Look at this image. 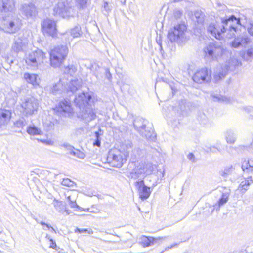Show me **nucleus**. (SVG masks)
Listing matches in <instances>:
<instances>
[{
  "instance_id": "1",
  "label": "nucleus",
  "mask_w": 253,
  "mask_h": 253,
  "mask_svg": "<svg viewBox=\"0 0 253 253\" xmlns=\"http://www.w3.org/2000/svg\"><path fill=\"white\" fill-rule=\"evenodd\" d=\"M92 100L91 94L90 93H85L84 92L79 94L74 99L75 105L80 110L78 113V117L85 122H90L96 117L95 112L90 106Z\"/></svg>"
},
{
  "instance_id": "2",
  "label": "nucleus",
  "mask_w": 253,
  "mask_h": 253,
  "mask_svg": "<svg viewBox=\"0 0 253 253\" xmlns=\"http://www.w3.org/2000/svg\"><path fill=\"white\" fill-rule=\"evenodd\" d=\"M240 20L234 15H226L222 18V34L226 39H230L235 36Z\"/></svg>"
},
{
  "instance_id": "3",
  "label": "nucleus",
  "mask_w": 253,
  "mask_h": 253,
  "mask_svg": "<svg viewBox=\"0 0 253 253\" xmlns=\"http://www.w3.org/2000/svg\"><path fill=\"white\" fill-rule=\"evenodd\" d=\"M154 169V165L150 162L139 163L130 172L129 177L132 179L137 180L135 182L144 181L146 175L150 174Z\"/></svg>"
},
{
  "instance_id": "4",
  "label": "nucleus",
  "mask_w": 253,
  "mask_h": 253,
  "mask_svg": "<svg viewBox=\"0 0 253 253\" xmlns=\"http://www.w3.org/2000/svg\"><path fill=\"white\" fill-rule=\"evenodd\" d=\"M128 154L127 151H122L117 148L112 149L108 152L107 162L112 167L121 168L126 162Z\"/></svg>"
},
{
  "instance_id": "5",
  "label": "nucleus",
  "mask_w": 253,
  "mask_h": 253,
  "mask_svg": "<svg viewBox=\"0 0 253 253\" xmlns=\"http://www.w3.org/2000/svg\"><path fill=\"white\" fill-rule=\"evenodd\" d=\"M68 53V49L66 45L55 47L50 52L51 66L54 68L59 67L64 62Z\"/></svg>"
},
{
  "instance_id": "6",
  "label": "nucleus",
  "mask_w": 253,
  "mask_h": 253,
  "mask_svg": "<svg viewBox=\"0 0 253 253\" xmlns=\"http://www.w3.org/2000/svg\"><path fill=\"white\" fill-rule=\"evenodd\" d=\"M148 121L142 118H136L133 121V126L135 129L140 134L145 137L147 139L154 141L156 139V135L154 133L153 129L149 126H147Z\"/></svg>"
},
{
  "instance_id": "7",
  "label": "nucleus",
  "mask_w": 253,
  "mask_h": 253,
  "mask_svg": "<svg viewBox=\"0 0 253 253\" xmlns=\"http://www.w3.org/2000/svg\"><path fill=\"white\" fill-rule=\"evenodd\" d=\"M186 29L187 27L184 22L175 24L173 28L169 30L168 39L172 42L183 43L186 40L185 36Z\"/></svg>"
},
{
  "instance_id": "8",
  "label": "nucleus",
  "mask_w": 253,
  "mask_h": 253,
  "mask_svg": "<svg viewBox=\"0 0 253 253\" xmlns=\"http://www.w3.org/2000/svg\"><path fill=\"white\" fill-rule=\"evenodd\" d=\"M19 23L17 17L9 14L0 19V28L6 33H15L19 29Z\"/></svg>"
},
{
  "instance_id": "9",
  "label": "nucleus",
  "mask_w": 253,
  "mask_h": 253,
  "mask_svg": "<svg viewBox=\"0 0 253 253\" xmlns=\"http://www.w3.org/2000/svg\"><path fill=\"white\" fill-rule=\"evenodd\" d=\"M21 112L26 116H31L37 113L39 106L38 100L33 97H27L21 100Z\"/></svg>"
},
{
  "instance_id": "10",
  "label": "nucleus",
  "mask_w": 253,
  "mask_h": 253,
  "mask_svg": "<svg viewBox=\"0 0 253 253\" xmlns=\"http://www.w3.org/2000/svg\"><path fill=\"white\" fill-rule=\"evenodd\" d=\"M73 3L71 0H63L58 3L53 9L54 15L63 18L73 16L75 13Z\"/></svg>"
},
{
  "instance_id": "11",
  "label": "nucleus",
  "mask_w": 253,
  "mask_h": 253,
  "mask_svg": "<svg viewBox=\"0 0 253 253\" xmlns=\"http://www.w3.org/2000/svg\"><path fill=\"white\" fill-rule=\"evenodd\" d=\"M45 53L41 50L36 49L30 52L26 57L27 65L33 69H36L43 63V60L45 58Z\"/></svg>"
},
{
  "instance_id": "12",
  "label": "nucleus",
  "mask_w": 253,
  "mask_h": 253,
  "mask_svg": "<svg viewBox=\"0 0 253 253\" xmlns=\"http://www.w3.org/2000/svg\"><path fill=\"white\" fill-rule=\"evenodd\" d=\"M203 52L206 60L210 61L217 59V57L221 54V43H210L203 49Z\"/></svg>"
},
{
  "instance_id": "13",
  "label": "nucleus",
  "mask_w": 253,
  "mask_h": 253,
  "mask_svg": "<svg viewBox=\"0 0 253 253\" xmlns=\"http://www.w3.org/2000/svg\"><path fill=\"white\" fill-rule=\"evenodd\" d=\"M42 29L44 34L52 37L57 34L56 24L55 21L50 18L44 19L41 24Z\"/></svg>"
},
{
  "instance_id": "14",
  "label": "nucleus",
  "mask_w": 253,
  "mask_h": 253,
  "mask_svg": "<svg viewBox=\"0 0 253 253\" xmlns=\"http://www.w3.org/2000/svg\"><path fill=\"white\" fill-rule=\"evenodd\" d=\"M19 11L20 13L27 19L34 18L38 13L36 6L32 3L21 4Z\"/></svg>"
},
{
  "instance_id": "15",
  "label": "nucleus",
  "mask_w": 253,
  "mask_h": 253,
  "mask_svg": "<svg viewBox=\"0 0 253 253\" xmlns=\"http://www.w3.org/2000/svg\"><path fill=\"white\" fill-rule=\"evenodd\" d=\"M28 40L26 38L19 37L15 39L12 45V49L16 52H26L28 49Z\"/></svg>"
},
{
  "instance_id": "16",
  "label": "nucleus",
  "mask_w": 253,
  "mask_h": 253,
  "mask_svg": "<svg viewBox=\"0 0 253 253\" xmlns=\"http://www.w3.org/2000/svg\"><path fill=\"white\" fill-rule=\"evenodd\" d=\"M251 42L250 38L246 34L238 36L230 42V46L233 48H238L245 47Z\"/></svg>"
},
{
  "instance_id": "17",
  "label": "nucleus",
  "mask_w": 253,
  "mask_h": 253,
  "mask_svg": "<svg viewBox=\"0 0 253 253\" xmlns=\"http://www.w3.org/2000/svg\"><path fill=\"white\" fill-rule=\"evenodd\" d=\"M82 84V82L81 79H71L65 85V90L70 95V93L73 94L81 88Z\"/></svg>"
},
{
  "instance_id": "18",
  "label": "nucleus",
  "mask_w": 253,
  "mask_h": 253,
  "mask_svg": "<svg viewBox=\"0 0 253 253\" xmlns=\"http://www.w3.org/2000/svg\"><path fill=\"white\" fill-rule=\"evenodd\" d=\"M193 80L197 83L208 82L211 80V75L209 74L208 69L202 68L197 71L193 76Z\"/></svg>"
},
{
  "instance_id": "19",
  "label": "nucleus",
  "mask_w": 253,
  "mask_h": 253,
  "mask_svg": "<svg viewBox=\"0 0 253 253\" xmlns=\"http://www.w3.org/2000/svg\"><path fill=\"white\" fill-rule=\"evenodd\" d=\"M134 185L138 190L139 197L142 200H146L149 197L151 191L150 187L145 185L144 181L135 182Z\"/></svg>"
},
{
  "instance_id": "20",
  "label": "nucleus",
  "mask_w": 253,
  "mask_h": 253,
  "mask_svg": "<svg viewBox=\"0 0 253 253\" xmlns=\"http://www.w3.org/2000/svg\"><path fill=\"white\" fill-rule=\"evenodd\" d=\"M65 82L63 80L60 79L59 81L53 84L52 85L47 86V90L52 94H57L62 92L65 90Z\"/></svg>"
},
{
  "instance_id": "21",
  "label": "nucleus",
  "mask_w": 253,
  "mask_h": 253,
  "mask_svg": "<svg viewBox=\"0 0 253 253\" xmlns=\"http://www.w3.org/2000/svg\"><path fill=\"white\" fill-rule=\"evenodd\" d=\"M15 6L14 0H0V10L1 12L12 11Z\"/></svg>"
},
{
  "instance_id": "22",
  "label": "nucleus",
  "mask_w": 253,
  "mask_h": 253,
  "mask_svg": "<svg viewBox=\"0 0 253 253\" xmlns=\"http://www.w3.org/2000/svg\"><path fill=\"white\" fill-rule=\"evenodd\" d=\"M207 30L211 36L216 39L220 40L221 39V29L217 27L215 23H211L207 27Z\"/></svg>"
},
{
  "instance_id": "23",
  "label": "nucleus",
  "mask_w": 253,
  "mask_h": 253,
  "mask_svg": "<svg viewBox=\"0 0 253 253\" xmlns=\"http://www.w3.org/2000/svg\"><path fill=\"white\" fill-rule=\"evenodd\" d=\"M57 111L60 112L71 113L72 109L71 106V102L67 99H64L61 101L57 107Z\"/></svg>"
},
{
  "instance_id": "24",
  "label": "nucleus",
  "mask_w": 253,
  "mask_h": 253,
  "mask_svg": "<svg viewBox=\"0 0 253 253\" xmlns=\"http://www.w3.org/2000/svg\"><path fill=\"white\" fill-rule=\"evenodd\" d=\"M160 239L161 238H155L151 236H142L140 238V242L143 247H148L157 243L158 240Z\"/></svg>"
},
{
  "instance_id": "25",
  "label": "nucleus",
  "mask_w": 253,
  "mask_h": 253,
  "mask_svg": "<svg viewBox=\"0 0 253 253\" xmlns=\"http://www.w3.org/2000/svg\"><path fill=\"white\" fill-rule=\"evenodd\" d=\"M38 76L35 74H30L29 73H25L24 74V78L26 82L31 84L34 86L39 85V80L38 79Z\"/></svg>"
},
{
  "instance_id": "26",
  "label": "nucleus",
  "mask_w": 253,
  "mask_h": 253,
  "mask_svg": "<svg viewBox=\"0 0 253 253\" xmlns=\"http://www.w3.org/2000/svg\"><path fill=\"white\" fill-rule=\"evenodd\" d=\"M11 112L7 110H0V126L6 124L10 120Z\"/></svg>"
},
{
  "instance_id": "27",
  "label": "nucleus",
  "mask_w": 253,
  "mask_h": 253,
  "mask_svg": "<svg viewBox=\"0 0 253 253\" xmlns=\"http://www.w3.org/2000/svg\"><path fill=\"white\" fill-rule=\"evenodd\" d=\"M253 183L252 176L244 179L238 186V190L242 193H244L249 189L250 185Z\"/></svg>"
},
{
  "instance_id": "28",
  "label": "nucleus",
  "mask_w": 253,
  "mask_h": 253,
  "mask_svg": "<svg viewBox=\"0 0 253 253\" xmlns=\"http://www.w3.org/2000/svg\"><path fill=\"white\" fill-rule=\"evenodd\" d=\"M67 201L69 202V204L70 205V207L71 208H76V211H84L85 212H95L93 211H91L89 208L84 209L80 207L79 206L76 202V199L74 198H72L71 196H68L67 198Z\"/></svg>"
},
{
  "instance_id": "29",
  "label": "nucleus",
  "mask_w": 253,
  "mask_h": 253,
  "mask_svg": "<svg viewBox=\"0 0 253 253\" xmlns=\"http://www.w3.org/2000/svg\"><path fill=\"white\" fill-rule=\"evenodd\" d=\"M241 56L246 61H251L253 59V46L241 53Z\"/></svg>"
},
{
  "instance_id": "30",
  "label": "nucleus",
  "mask_w": 253,
  "mask_h": 253,
  "mask_svg": "<svg viewBox=\"0 0 253 253\" xmlns=\"http://www.w3.org/2000/svg\"><path fill=\"white\" fill-rule=\"evenodd\" d=\"M26 131L27 132L31 135H40L42 133L40 128L33 125L28 126Z\"/></svg>"
},
{
  "instance_id": "31",
  "label": "nucleus",
  "mask_w": 253,
  "mask_h": 253,
  "mask_svg": "<svg viewBox=\"0 0 253 253\" xmlns=\"http://www.w3.org/2000/svg\"><path fill=\"white\" fill-rule=\"evenodd\" d=\"M241 62L236 58H231L226 65V68L227 70H233L236 66L241 65Z\"/></svg>"
},
{
  "instance_id": "32",
  "label": "nucleus",
  "mask_w": 253,
  "mask_h": 253,
  "mask_svg": "<svg viewBox=\"0 0 253 253\" xmlns=\"http://www.w3.org/2000/svg\"><path fill=\"white\" fill-rule=\"evenodd\" d=\"M66 146L68 147L69 149L71 150V154L80 159H84L85 157V154L79 150L76 149L70 145H66Z\"/></svg>"
},
{
  "instance_id": "33",
  "label": "nucleus",
  "mask_w": 253,
  "mask_h": 253,
  "mask_svg": "<svg viewBox=\"0 0 253 253\" xmlns=\"http://www.w3.org/2000/svg\"><path fill=\"white\" fill-rule=\"evenodd\" d=\"M204 14L201 11H196L194 13L193 20L198 24H202L204 22Z\"/></svg>"
},
{
  "instance_id": "34",
  "label": "nucleus",
  "mask_w": 253,
  "mask_h": 253,
  "mask_svg": "<svg viewBox=\"0 0 253 253\" xmlns=\"http://www.w3.org/2000/svg\"><path fill=\"white\" fill-rule=\"evenodd\" d=\"M225 138L228 143H233L235 141L236 137L234 133L231 130L227 131L225 134Z\"/></svg>"
},
{
  "instance_id": "35",
  "label": "nucleus",
  "mask_w": 253,
  "mask_h": 253,
  "mask_svg": "<svg viewBox=\"0 0 253 253\" xmlns=\"http://www.w3.org/2000/svg\"><path fill=\"white\" fill-rule=\"evenodd\" d=\"M81 29L80 26H75L74 28L71 29L69 33L73 38L79 37L81 35Z\"/></svg>"
},
{
  "instance_id": "36",
  "label": "nucleus",
  "mask_w": 253,
  "mask_h": 253,
  "mask_svg": "<svg viewBox=\"0 0 253 253\" xmlns=\"http://www.w3.org/2000/svg\"><path fill=\"white\" fill-rule=\"evenodd\" d=\"M230 194V189L229 188L225 187L222 189V204L228 201Z\"/></svg>"
},
{
  "instance_id": "37",
  "label": "nucleus",
  "mask_w": 253,
  "mask_h": 253,
  "mask_svg": "<svg viewBox=\"0 0 253 253\" xmlns=\"http://www.w3.org/2000/svg\"><path fill=\"white\" fill-rule=\"evenodd\" d=\"M53 204L56 210L59 212L61 211L65 207V204L63 202L58 201L56 199L53 200Z\"/></svg>"
},
{
  "instance_id": "38",
  "label": "nucleus",
  "mask_w": 253,
  "mask_h": 253,
  "mask_svg": "<svg viewBox=\"0 0 253 253\" xmlns=\"http://www.w3.org/2000/svg\"><path fill=\"white\" fill-rule=\"evenodd\" d=\"M77 69L75 66L71 65H69L65 68L64 72L65 74H70V75H73L76 71Z\"/></svg>"
},
{
  "instance_id": "39",
  "label": "nucleus",
  "mask_w": 253,
  "mask_h": 253,
  "mask_svg": "<svg viewBox=\"0 0 253 253\" xmlns=\"http://www.w3.org/2000/svg\"><path fill=\"white\" fill-rule=\"evenodd\" d=\"M61 184L69 187H74L76 186V184L69 178L63 179L61 182Z\"/></svg>"
},
{
  "instance_id": "40",
  "label": "nucleus",
  "mask_w": 253,
  "mask_h": 253,
  "mask_svg": "<svg viewBox=\"0 0 253 253\" xmlns=\"http://www.w3.org/2000/svg\"><path fill=\"white\" fill-rule=\"evenodd\" d=\"M76 6L79 9H84L86 7L88 0H75Z\"/></svg>"
},
{
  "instance_id": "41",
  "label": "nucleus",
  "mask_w": 253,
  "mask_h": 253,
  "mask_svg": "<svg viewBox=\"0 0 253 253\" xmlns=\"http://www.w3.org/2000/svg\"><path fill=\"white\" fill-rule=\"evenodd\" d=\"M14 125L16 127L23 128L24 126L27 125V122L24 118H22L17 121Z\"/></svg>"
},
{
  "instance_id": "42",
  "label": "nucleus",
  "mask_w": 253,
  "mask_h": 253,
  "mask_svg": "<svg viewBox=\"0 0 253 253\" xmlns=\"http://www.w3.org/2000/svg\"><path fill=\"white\" fill-rule=\"evenodd\" d=\"M183 12L182 10L175 9L173 12V15L172 18L174 19V20H178L181 16L182 15Z\"/></svg>"
},
{
  "instance_id": "43",
  "label": "nucleus",
  "mask_w": 253,
  "mask_h": 253,
  "mask_svg": "<svg viewBox=\"0 0 253 253\" xmlns=\"http://www.w3.org/2000/svg\"><path fill=\"white\" fill-rule=\"evenodd\" d=\"M100 134L99 132L96 131L95 132V140L93 142V145L99 147L101 145V138Z\"/></svg>"
},
{
  "instance_id": "44",
  "label": "nucleus",
  "mask_w": 253,
  "mask_h": 253,
  "mask_svg": "<svg viewBox=\"0 0 253 253\" xmlns=\"http://www.w3.org/2000/svg\"><path fill=\"white\" fill-rule=\"evenodd\" d=\"M242 169L243 171L247 173L252 172V171H249V164L247 161H244L241 166Z\"/></svg>"
},
{
  "instance_id": "45",
  "label": "nucleus",
  "mask_w": 253,
  "mask_h": 253,
  "mask_svg": "<svg viewBox=\"0 0 253 253\" xmlns=\"http://www.w3.org/2000/svg\"><path fill=\"white\" fill-rule=\"evenodd\" d=\"M84 128L83 127H79L75 130V134L77 136H79L84 134Z\"/></svg>"
},
{
  "instance_id": "46",
  "label": "nucleus",
  "mask_w": 253,
  "mask_h": 253,
  "mask_svg": "<svg viewBox=\"0 0 253 253\" xmlns=\"http://www.w3.org/2000/svg\"><path fill=\"white\" fill-rule=\"evenodd\" d=\"M75 232H79L80 233H88V234H92L93 231L91 229H80L77 228L75 230Z\"/></svg>"
},
{
  "instance_id": "47",
  "label": "nucleus",
  "mask_w": 253,
  "mask_h": 253,
  "mask_svg": "<svg viewBox=\"0 0 253 253\" xmlns=\"http://www.w3.org/2000/svg\"><path fill=\"white\" fill-rule=\"evenodd\" d=\"M233 170V168H232V166L228 167V168H226L224 169V171L223 173H222V176H223L224 175L227 176L228 175H230L232 172Z\"/></svg>"
},
{
  "instance_id": "48",
  "label": "nucleus",
  "mask_w": 253,
  "mask_h": 253,
  "mask_svg": "<svg viewBox=\"0 0 253 253\" xmlns=\"http://www.w3.org/2000/svg\"><path fill=\"white\" fill-rule=\"evenodd\" d=\"M211 96L212 98V100L215 102H219L221 99L220 94H217L214 93H212L211 94Z\"/></svg>"
},
{
  "instance_id": "49",
  "label": "nucleus",
  "mask_w": 253,
  "mask_h": 253,
  "mask_svg": "<svg viewBox=\"0 0 253 253\" xmlns=\"http://www.w3.org/2000/svg\"><path fill=\"white\" fill-rule=\"evenodd\" d=\"M218 205H215L213 206V209L211 211V213H213L214 211L216 210V211H218L220 210V205L221 204V198H219L218 201Z\"/></svg>"
},
{
  "instance_id": "50",
  "label": "nucleus",
  "mask_w": 253,
  "mask_h": 253,
  "mask_svg": "<svg viewBox=\"0 0 253 253\" xmlns=\"http://www.w3.org/2000/svg\"><path fill=\"white\" fill-rule=\"evenodd\" d=\"M232 100L233 99L230 97L222 96V102H225V103H229L232 102Z\"/></svg>"
},
{
  "instance_id": "51",
  "label": "nucleus",
  "mask_w": 253,
  "mask_h": 253,
  "mask_svg": "<svg viewBox=\"0 0 253 253\" xmlns=\"http://www.w3.org/2000/svg\"><path fill=\"white\" fill-rule=\"evenodd\" d=\"M248 33L252 36H253V24H250L247 28Z\"/></svg>"
},
{
  "instance_id": "52",
  "label": "nucleus",
  "mask_w": 253,
  "mask_h": 253,
  "mask_svg": "<svg viewBox=\"0 0 253 253\" xmlns=\"http://www.w3.org/2000/svg\"><path fill=\"white\" fill-rule=\"evenodd\" d=\"M103 8L104 11H105L106 13H108V12L110 11V9L108 6V3L107 2H105L104 3Z\"/></svg>"
},
{
  "instance_id": "53",
  "label": "nucleus",
  "mask_w": 253,
  "mask_h": 253,
  "mask_svg": "<svg viewBox=\"0 0 253 253\" xmlns=\"http://www.w3.org/2000/svg\"><path fill=\"white\" fill-rule=\"evenodd\" d=\"M214 78L216 82L220 81L221 79V73L219 72L218 74L214 75Z\"/></svg>"
},
{
  "instance_id": "54",
  "label": "nucleus",
  "mask_w": 253,
  "mask_h": 253,
  "mask_svg": "<svg viewBox=\"0 0 253 253\" xmlns=\"http://www.w3.org/2000/svg\"><path fill=\"white\" fill-rule=\"evenodd\" d=\"M105 72H106V77L108 80H110V79L112 78V75H111L109 69H106Z\"/></svg>"
},
{
  "instance_id": "55",
  "label": "nucleus",
  "mask_w": 253,
  "mask_h": 253,
  "mask_svg": "<svg viewBox=\"0 0 253 253\" xmlns=\"http://www.w3.org/2000/svg\"><path fill=\"white\" fill-rule=\"evenodd\" d=\"M249 164V171H253V160L247 161Z\"/></svg>"
},
{
  "instance_id": "56",
  "label": "nucleus",
  "mask_w": 253,
  "mask_h": 253,
  "mask_svg": "<svg viewBox=\"0 0 253 253\" xmlns=\"http://www.w3.org/2000/svg\"><path fill=\"white\" fill-rule=\"evenodd\" d=\"M243 110H245L247 112H251L253 111V107L251 106H246L244 107Z\"/></svg>"
},
{
  "instance_id": "57",
  "label": "nucleus",
  "mask_w": 253,
  "mask_h": 253,
  "mask_svg": "<svg viewBox=\"0 0 253 253\" xmlns=\"http://www.w3.org/2000/svg\"><path fill=\"white\" fill-rule=\"evenodd\" d=\"M187 158L190 160H191L192 162H195V156L194 155H193V154L192 153H189L188 156H187Z\"/></svg>"
},
{
  "instance_id": "58",
  "label": "nucleus",
  "mask_w": 253,
  "mask_h": 253,
  "mask_svg": "<svg viewBox=\"0 0 253 253\" xmlns=\"http://www.w3.org/2000/svg\"><path fill=\"white\" fill-rule=\"evenodd\" d=\"M50 241L51 242L50 245V247L52 248L53 249H55L56 247V245L55 242L51 239H50Z\"/></svg>"
},
{
  "instance_id": "59",
  "label": "nucleus",
  "mask_w": 253,
  "mask_h": 253,
  "mask_svg": "<svg viewBox=\"0 0 253 253\" xmlns=\"http://www.w3.org/2000/svg\"><path fill=\"white\" fill-rule=\"evenodd\" d=\"M42 142L48 145H51L53 144V141L50 140H42Z\"/></svg>"
},
{
  "instance_id": "60",
  "label": "nucleus",
  "mask_w": 253,
  "mask_h": 253,
  "mask_svg": "<svg viewBox=\"0 0 253 253\" xmlns=\"http://www.w3.org/2000/svg\"><path fill=\"white\" fill-rule=\"evenodd\" d=\"M210 151L212 152L216 153V152L219 151V150L215 147H211L210 148Z\"/></svg>"
},
{
  "instance_id": "61",
  "label": "nucleus",
  "mask_w": 253,
  "mask_h": 253,
  "mask_svg": "<svg viewBox=\"0 0 253 253\" xmlns=\"http://www.w3.org/2000/svg\"><path fill=\"white\" fill-rule=\"evenodd\" d=\"M46 227L51 230V231H52V232H54L55 233H56V231L55 230H54V229L51 227V226H50L49 225H46Z\"/></svg>"
},
{
  "instance_id": "62",
  "label": "nucleus",
  "mask_w": 253,
  "mask_h": 253,
  "mask_svg": "<svg viewBox=\"0 0 253 253\" xmlns=\"http://www.w3.org/2000/svg\"><path fill=\"white\" fill-rule=\"evenodd\" d=\"M35 220H36L37 223L41 224L42 225H45L46 226V225H48L47 224H46L44 222L41 221V222H39L38 221V220L36 219H35Z\"/></svg>"
},
{
  "instance_id": "63",
  "label": "nucleus",
  "mask_w": 253,
  "mask_h": 253,
  "mask_svg": "<svg viewBox=\"0 0 253 253\" xmlns=\"http://www.w3.org/2000/svg\"><path fill=\"white\" fill-rule=\"evenodd\" d=\"M10 94L12 96L15 97L16 98H17V94L16 92L12 91L10 92Z\"/></svg>"
},
{
  "instance_id": "64",
  "label": "nucleus",
  "mask_w": 253,
  "mask_h": 253,
  "mask_svg": "<svg viewBox=\"0 0 253 253\" xmlns=\"http://www.w3.org/2000/svg\"><path fill=\"white\" fill-rule=\"evenodd\" d=\"M176 245H177V244H174V245H171L170 247H167V248H166V249H171V248H172L174 247V246H175Z\"/></svg>"
}]
</instances>
